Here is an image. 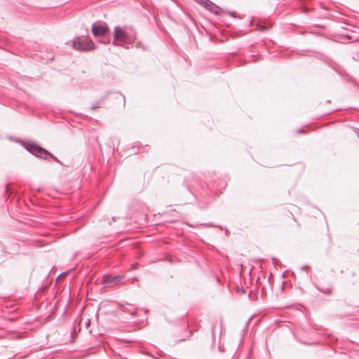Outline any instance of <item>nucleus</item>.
<instances>
[{
	"instance_id": "nucleus-15",
	"label": "nucleus",
	"mask_w": 359,
	"mask_h": 359,
	"mask_svg": "<svg viewBox=\"0 0 359 359\" xmlns=\"http://www.w3.org/2000/svg\"><path fill=\"white\" fill-rule=\"evenodd\" d=\"M308 268H309V266H302V270H306V269H307Z\"/></svg>"
},
{
	"instance_id": "nucleus-10",
	"label": "nucleus",
	"mask_w": 359,
	"mask_h": 359,
	"mask_svg": "<svg viewBox=\"0 0 359 359\" xmlns=\"http://www.w3.org/2000/svg\"><path fill=\"white\" fill-rule=\"evenodd\" d=\"M198 4L202 5L203 6V4H205L206 0H194Z\"/></svg>"
},
{
	"instance_id": "nucleus-14",
	"label": "nucleus",
	"mask_w": 359,
	"mask_h": 359,
	"mask_svg": "<svg viewBox=\"0 0 359 359\" xmlns=\"http://www.w3.org/2000/svg\"><path fill=\"white\" fill-rule=\"evenodd\" d=\"M67 272L63 273H61V274L59 276V277H64V276H65L67 275Z\"/></svg>"
},
{
	"instance_id": "nucleus-18",
	"label": "nucleus",
	"mask_w": 359,
	"mask_h": 359,
	"mask_svg": "<svg viewBox=\"0 0 359 359\" xmlns=\"http://www.w3.org/2000/svg\"><path fill=\"white\" fill-rule=\"evenodd\" d=\"M264 29H265L264 27L262 26V30H264Z\"/></svg>"
},
{
	"instance_id": "nucleus-17",
	"label": "nucleus",
	"mask_w": 359,
	"mask_h": 359,
	"mask_svg": "<svg viewBox=\"0 0 359 359\" xmlns=\"http://www.w3.org/2000/svg\"><path fill=\"white\" fill-rule=\"evenodd\" d=\"M302 133V130H297V133Z\"/></svg>"
},
{
	"instance_id": "nucleus-13",
	"label": "nucleus",
	"mask_w": 359,
	"mask_h": 359,
	"mask_svg": "<svg viewBox=\"0 0 359 359\" xmlns=\"http://www.w3.org/2000/svg\"><path fill=\"white\" fill-rule=\"evenodd\" d=\"M102 43H104V44H109L110 43V40L108 39L107 41H102Z\"/></svg>"
},
{
	"instance_id": "nucleus-4",
	"label": "nucleus",
	"mask_w": 359,
	"mask_h": 359,
	"mask_svg": "<svg viewBox=\"0 0 359 359\" xmlns=\"http://www.w3.org/2000/svg\"><path fill=\"white\" fill-rule=\"evenodd\" d=\"M92 33L95 36H104L109 32L107 25L103 22H97L92 25Z\"/></svg>"
},
{
	"instance_id": "nucleus-2",
	"label": "nucleus",
	"mask_w": 359,
	"mask_h": 359,
	"mask_svg": "<svg viewBox=\"0 0 359 359\" xmlns=\"http://www.w3.org/2000/svg\"><path fill=\"white\" fill-rule=\"evenodd\" d=\"M73 48L81 51H88L95 48V44L89 37L77 38L73 41Z\"/></svg>"
},
{
	"instance_id": "nucleus-12",
	"label": "nucleus",
	"mask_w": 359,
	"mask_h": 359,
	"mask_svg": "<svg viewBox=\"0 0 359 359\" xmlns=\"http://www.w3.org/2000/svg\"><path fill=\"white\" fill-rule=\"evenodd\" d=\"M138 264L137 263H133L131 264L132 269H136L137 268Z\"/></svg>"
},
{
	"instance_id": "nucleus-16",
	"label": "nucleus",
	"mask_w": 359,
	"mask_h": 359,
	"mask_svg": "<svg viewBox=\"0 0 359 359\" xmlns=\"http://www.w3.org/2000/svg\"><path fill=\"white\" fill-rule=\"evenodd\" d=\"M355 133H356V134H357L358 137H359V130L358 129V130L355 131Z\"/></svg>"
},
{
	"instance_id": "nucleus-6",
	"label": "nucleus",
	"mask_w": 359,
	"mask_h": 359,
	"mask_svg": "<svg viewBox=\"0 0 359 359\" xmlns=\"http://www.w3.org/2000/svg\"><path fill=\"white\" fill-rule=\"evenodd\" d=\"M203 7L215 14H219L222 11L219 6L210 0H206L205 4H203Z\"/></svg>"
},
{
	"instance_id": "nucleus-11",
	"label": "nucleus",
	"mask_w": 359,
	"mask_h": 359,
	"mask_svg": "<svg viewBox=\"0 0 359 359\" xmlns=\"http://www.w3.org/2000/svg\"><path fill=\"white\" fill-rule=\"evenodd\" d=\"M99 107H100V105L97 102V103H95L94 104H93V106L91 107V109L94 110V109H97Z\"/></svg>"
},
{
	"instance_id": "nucleus-9",
	"label": "nucleus",
	"mask_w": 359,
	"mask_h": 359,
	"mask_svg": "<svg viewBox=\"0 0 359 359\" xmlns=\"http://www.w3.org/2000/svg\"><path fill=\"white\" fill-rule=\"evenodd\" d=\"M112 44L115 46H123L124 43H121L119 42V40H116L115 38H114V41L112 42Z\"/></svg>"
},
{
	"instance_id": "nucleus-5",
	"label": "nucleus",
	"mask_w": 359,
	"mask_h": 359,
	"mask_svg": "<svg viewBox=\"0 0 359 359\" xmlns=\"http://www.w3.org/2000/svg\"><path fill=\"white\" fill-rule=\"evenodd\" d=\"M125 276L123 275L118 276H111V275H104L102 277V283L106 287H112L118 285L121 283L124 279Z\"/></svg>"
},
{
	"instance_id": "nucleus-7",
	"label": "nucleus",
	"mask_w": 359,
	"mask_h": 359,
	"mask_svg": "<svg viewBox=\"0 0 359 359\" xmlns=\"http://www.w3.org/2000/svg\"><path fill=\"white\" fill-rule=\"evenodd\" d=\"M128 306H130V305H128ZM131 309L128 307H124L123 311L125 312L129 313L131 315H135L137 311V308L134 307L133 306H131Z\"/></svg>"
},
{
	"instance_id": "nucleus-8",
	"label": "nucleus",
	"mask_w": 359,
	"mask_h": 359,
	"mask_svg": "<svg viewBox=\"0 0 359 359\" xmlns=\"http://www.w3.org/2000/svg\"><path fill=\"white\" fill-rule=\"evenodd\" d=\"M318 288L321 292L325 293V294H330L331 292V289L329 287H327V288L318 287Z\"/></svg>"
},
{
	"instance_id": "nucleus-1",
	"label": "nucleus",
	"mask_w": 359,
	"mask_h": 359,
	"mask_svg": "<svg viewBox=\"0 0 359 359\" xmlns=\"http://www.w3.org/2000/svg\"><path fill=\"white\" fill-rule=\"evenodd\" d=\"M24 147L33 155L48 160L49 158L60 163L59 160L54 157L49 151L32 142H27L23 144Z\"/></svg>"
},
{
	"instance_id": "nucleus-3",
	"label": "nucleus",
	"mask_w": 359,
	"mask_h": 359,
	"mask_svg": "<svg viewBox=\"0 0 359 359\" xmlns=\"http://www.w3.org/2000/svg\"><path fill=\"white\" fill-rule=\"evenodd\" d=\"M114 38L116 40H119L121 43L131 44L135 41V36L126 32L120 27H116L114 31Z\"/></svg>"
}]
</instances>
